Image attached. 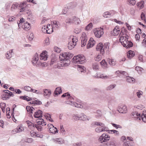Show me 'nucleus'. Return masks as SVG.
Returning <instances> with one entry per match:
<instances>
[{
    "label": "nucleus",
    "mask_w": 146,
    "mask_h": 146,
    "mask_svg": "<svg viewBox=\"0 0 146 146\" xmlns=\"http://www.w3.org/2000/svg\"><path fill=\"white\" fill-rule=\"evenodd\" d=\"M24 89L25 91H29L31 90V88L29 86H26L24 87Z\"/></svg>",
    "instance_id": "obj_62"
},
{
    "label": "nucleus",
    "mask_w": 146,
    "mask_h": 146,
    "mask_svg": "<svg viewBox=\"0 0 146 146\" xmlns=\"http://www.w3.org/2000/svg\"><path fill=\"white\" fill-rule=\"evenodd\" d=\"M35 105H39L42 104L41 102L40 101L38 100H35Z\"/></svg>",
    "instance_id": "obj_63"
},
{
    "label": "nucleus",
    "mask_w": 146,
    "mask_h": 146,
    "mask_svg": "<svg viewBox=\"0 0 146 146\" xmlns=\"http://www.w3.org/2000/svg\"><path fill=\"white\" fill-rule=\"evenodd\" d=\"M38 60V55L37 53H36L33 58V60L32 61L33 64L34 65H35Z\"/></svg>",
    "instance_id": "obj_13"
},
{
    "label": "nucleus",
    "mask_w": 146,
    "mask_h": 146,
    "mask_svg": "<svg viewBox=\"0 0 146 146\" xmlns=\"http://www.w3.org/2000/svg\"><path fill=\"white\" fill-rule=\"evenodd\" d=\"M26 122L28 124V126L29 127L31 126V127H31V128L32 129H33L35 128V127L34 126V124L31 121H26Z\"/></svg>",
    "instance_id": "obj_37"
},
{
    "label": "nucleus",
    "mask_w": 146,
    "mask_h": 146,
    "mask_svg": "<svg viewBox=\"0 0 146 146\" xmlns=\"http://www.w3.org/2000/svg\"><path fill=\"white\" fill-rule=\"evenodd\" d=\"M48 29V26H44L42 28V31L43 33H49L50 32H48L47 29Z\"/></svg>",
    "instance_id": "obj_25"
},
{
    "label": "nucleus",
    "mask_w": 146,
    "mask_h": 146,
    "mask_svg": "<svg viewBox=\"0 0 146 146\" xmlns=\"http://www.w3.org/2000/svg\"><path fill=\"white\" fill-rule=\"evenodd\" d=\"M21 99H23L24 100H26L27 101V100H28V98H29V97L26 96H20L19 97Z\"/></svg>",
    "instance_id": "obj_49"
},
{
    "label": "nucleus",
    "mask_w": 146,
    "mask_h": 146,
    "mask_svg": "<svg viewBox=\"0 0 146 146\" xmlns=\"http://www.w3.org/2000/svg\"><path fill=\"white\" fill-rule=\"evenodd\" d=\"M10 54V51H9L7 52V53L6 54V58L7 59H9L11 57V55L10 54Z\"/></svg>",
    "instance_id": "obj_52"
},
{
    "label": "nucleus",
    "mask_w": 146,
    "mask_h": 146,
    "mask_svg": "<svg viewBox=\"0 0 146 146\" xmlns=\"http://www.w3.org/2000/svg\"><path fill=\"white\" fill-rule=\"evenodd\" d=\"M116 86V85L115 84L110 85L106 88V90H111L114 88Z\"/></svg>",
    "instance_id": "obj_38"
},
{
    "label": "nucleus",
    "mask_w": 146,
    "mask_h": 146,
    "mask_svg": "<svg viewBox=\"0 0 146 146\" xmlns=\"http://www.w3.org/2000/svg\"><path fill=\"white\" fill-rule=\"evenodd\" d=\"M110 131L113 132V133H116L115 135H119V133L117 131L115 130H111Z\"/></svg>",
    "instance_id": "obj_59"
},
{
    "label": "nucleus",
    "mask_w": 146,
    "mask_h": 146,
    "mask_svg": "<svg viewBox=\"0 0 146 146\" xmlns=\"http://www.w3.org/2000/svg\"><path fill=\"white\" fill-rule=\"evenodd\" d=\"M62 90L61 88L59 87L56 88L55 90L54 93V96H56L58 94H60L62 93Z\"/></svg>",
    "instance_id": "obj_15"
},
{
    "label": "nucleus",
    "mask_w": 146,
    "mask_h": 146,
    "mask_svg": "<svg viewBox=\"0 0 146 146\" xmlns=\"http://www.w3.org/2000/svg\"><path fill=\"white\" fill-rule=\"evenodd\" d=\"M101 58L102 57L101 55H98L95 58V60L96 61H99V60H101Z\"/></svg>",
    "instance_id": "obj_64"
},
{
    "label": "nucleus",
    "mask_w": 146,
    "mask_h": 146,
    "mask_svg": "<svg viewBox=\"0 0 146 146\" xmlns=\"http://www.w3.org/2000/svg\"><path fill=\"white\" fill-rule=\"evenodd\" d=\"M73 56V54L69 52H65L62 54H60L59 57L60 60L62 61V62H61V64L58 63V62L56 60V58H52L50 64V65L54 64V68H57L59 69L60 68L61 66H68L70 62V59H71Z\"/></svg>",
    "instance_id": "obj_1"
},
{
    "label": "nucleus",
    "mask_w": 146,
    "mask_h": 146,
    "mask_svg": "<svg viewBox=\"0 0 146 146\" xmlns=\"http://www.w3.org/2000/svg\"><path fill=\"white\" fill-rule=\"evenodd\" d=\"M82 106H83V108L86 110L89 109L90 107L89 105L85 102L82 103Z\"/></svg>",
    "instance_id": "obj_31"
},
{
    "label": "nucleus",
    "mask_w": 146,
    "mask_h": 146,
    "mask_svg": "<svg viewBox=\"0 0 146 146\" xmlns=\"http://www.w3.org/2000/svg\"><path fill=\"white\" fill-rule=\"evenodd\" d=\"M144 2L143 1H141L140 2L138 3L137 5L138 7L140 8V9H142L144 7Z\"/></svg>",
    "instance_id": "obj_27"
},
{
    "label": "nucleus",
    "mask_w": 146,
    "mask_h": 146,
    "mask_svg": "<svg viewBox=\"0 0 146 146\" xmlns=\"http://www.w3.org/2000/svg\"><path fill=\"white\" fill-rule=\"evenodd\" d=\"M126 80L127 82L129 83H134L135 82V79L133 77H131L129 76L126 77Z\"/></svg>",
    "instance_id": "obj_24"
},
{
    "label": "nucleus",
    "mask_w": 146,
    "mask_h": 146,
    "mask_svg": "<svg viewBox=\"0 0 146 146\" xmlns=\"http://www.w3.org/2000/svg\"><path fill=\"white\" fill-rule=\"evenodd\" d=\"M92 23L89 24L85 28V29L86 30H88L90 29H91L92 27Z\"/></svg>",
    "instance_id": "obj_34"
},
{
    "label": "nucleus",
    "mask_w": 146,
    "mask_h": 146,
    "mask_svg": "<svg viewBox=\"0 0 146 146\" xmlns=\"http://www.w3.org/2000/svg\"><path fill=\"white\" fill-rule=\"evenodd\" d=\"M117 111L121 113H126L127 111V107L125 105L120 104L118 106Z\"/></svg>",
    "instance_id": "obj_6"
},
{
    "label": "nucleus",
    "mask_w": 146,
    "mask_h": 146,
    "mask_svg": "<svg viewBox=\"0 0 146 146\" xmlns=\"http://www.w3.org/2000/svg\"><path fill=\"white\" fill-rule=\"evenodd\" d=\"M102 128V131H108V127H106L105 126V125L104 124V126L103 127H101Z\"/></svg>",
    "instance_id": "obj_61"
},
{
    "label": "nucleus",
    "mask_w": 146,
    "mask_h": 146,
    "mask_svg": "<svg viewBox=\"0 0 146 146\" xmlns=\"http://www.w3.org/2000/svg\"><path fill=\"white\" fill-rule=\"evenodd\" d=\"M95 43V41L92 38H91L88 41V43L87 44L86 47L87 49L93 47Z\"/></svg>",
    "instance_id": "obj_9"
},
{
    "label": "nucleus",
    "mask_w": 146,
    "mask_h": 146,
    "mask_svg": "<svg viewBox=\"0 0 146 146\" xmlns=\"http://www.w3.org/2000/svg\"><path fill=\"white\" fill-rule=\"evenodd\" d=\"M113 12V11H110V12H106L103 14V16L104 17L108 18L110 17L111 16L112 12Z\"/></svg>",
    "instance_id": "obj_21"
},
{
    "label": "nucleus",
    "mask_w": 146,
    "mask_h": 146,
    "mask_svg": "<svg viewBox=\"0 0 146 146\" xmlns=\"http://www.w3.org/2000/svg\"><path fill=\"white\" fill-rule=\"evenodd\" d=\"M49 39L48 38H47L45 39L44 40L45 44L46 45H47L49 44Z\"/></svg>",
    "instance_id": "obj_60"
},
{
    "label": "nucleus",
    "mask_w": 146,
    "mask_h": 146,
    "mask_svg": "<svg viewBox=\"0 0 146 146\" xmlns=\"http://www.w3.org/2000/svg\"><path fill=\"white\" fill-rule=\"evenodd\" d=\"M72 21L73 23L75 22L76 24L77 23V24L80 23V21L78 18H77L76 17H74L72 18Z\"/></svg>",
    "instance_id": "obj_29"
},
{
    "label": "nucleus",
    "mask_w": 146,
    "mask_h": 146,
    "mask_svg": "<svg viewBox=\"0 0 146 146\" xmlns=\"http://www.w3.org/2000/svg\"><path fill=\"white\" fill-rule=\"evenodd\" d=\"M43 94L45 96H49L51 94V91L49 90L44 89L43 90Z\"/></svg>",
    "instance_id": "obj_26"
},
{
    "label": "nucleus",
    "mask_w": 146,
    "mask_h": 146,
    "mask_svg": "<svg viewBox=\"0 0 146 146\" xmlns=\"http://www.w3.org/2000/svg\"><path fill=\"white\" fill-rule=\"evenodd\" d=\"M92 124L94 125H96L97 126H101V127H103L104 125V124L100 122H94L92 123Z\"/></svg>",
    "instance_id": "obj_30"
},
{
    "label": "nucleus",
    "mask_w": 146,
    "mask_h": 146,
    "mask_svg": "<svg viewBox=\"0 0 146 146\" xmlns=\"http://www.w3.org/2000/svg\"><path fill=\"white\" fill-rule=\"evenodd\" d=\"M65 22L67 23L71 24L73 23L72 19H70L69 18H67L65 21Z\"/></svg>",
    "instance_id": "obj_43"
},
{
    "label": "nucleus",
    "mask_w": 146,
    "mask_h": 146,
    "mask_svg": "<svg viewBox=\"0 0 146 146\" xmlns=\"http://www.w3.org/2000/svg\"><path fill=\"white\" fill-rule=\"evenodd\" d=\"M141 19L144 21L145 22H146L145 15L143 13H142L141 14Z\"/></svg>",
    "instance_id": "obj_54"
},
{
    "label": "nucleus",
    "mask_w": 146,
    "mask_h": 146,
    "mask_svg": "<svg viewBox=\"0 0 146 146\" xmlns=\"http://www.w3.org/2000/svg\"><path fill=\"white\" fill-rule=\"evenodd\" d=\"M105 48H103V44L102 42H100L98 44L96 48V50L97 51H100V54L103 55L104 53Z\"/></svg>",
    "instance_id": "obj_7"
},
{
    "label": "nucleus",
    "mask_w": 146,
    "mask_h": 146,
    "mask_svg": "<svg viewBox=\"0 0 146 146\" xmlns=\"http://www.w3.org/2000/svg\"><path fill=\"white\" fill-rule=\"evenodd\" d=\"M75 46V45L73 44L72 42H69L68 45V48L70 50L72 49Z\"/></svg>",
    "instance_id": "obj_42"
},
{
    "label": "nucleus",
    "mask_w": 146,
    "mask_h": 146,
    "mask_svg": "<svg viewBox=\"0 0 146 146\" xmlns=\"http://www.w3.org/2000/svg\"><path fill=\"white\" fill-rule=\"evenodd\" d=\"M54 139L56 143L62 144L64 143V140L62 138H57Z\"/></svg>",
    "instance_id": "obj_19"
},
{
    "label": "nucleus",
    "mask_w": 146,
    "mask_h": 146,
    "mask_svg": "<svg viewBox=\"0 0 146 146\" xmlns=\"http://www.w3.org/2000/svg\"><path fill=\"white\" fill-rule=\"evenodd\" d=\"M110 137L108 134L104 133L99 137V141L101 143L106 142L109 140Z\"/></svg>",
    "instance_id": "obj_4"
},
{
    "label": "nucleus",
    "mask_w": 146,
    "mask_h": 146,
    "mask_svg": "<svg viewBox=\"0 0 146 146\" xmlns=\"http://www.w3.org/2000/svg\"><path fill=\"white\" fill-rule=\"evenodd\" d=\"M52 126V127H50L49 128V130L50 132L53 134H55L58 132V130L56 127H54L52 124H51Z\"/></svg>",
    "instance_id": "obj_14"
},
{
    "label": "nucleus",
    "mask_w": 146,
    "mask_h": 146,
    "mask_svg": "<svg viewBox=\"0 0 146 146\" xmlns=\"http://www.w3.org/2000/svg\"><path fill=\"white\" fill-rule=\"evenodd\" d=\"M120 31L119 28L118 27L116 26L114 29L113 31L111 32V34L114 36H116L119 34Z\"/></svg>",
    "instance_id": "obj_12"
},
{
    "label": "nucleus",
    "mask_w": 146,
    "mask_h": 146,
    "mask_svg": "<svg viewBox=\"0 0 146 146\" xmlns=\"http://www.w3.org/2000/svg\"><path fill=\"white\" fill-rule=\"evenodd\" d=\"M70 94L68 92H67L65 93L64 94L61 96L62 97H66V98H67L68 96H70Z\"/></svg>",
    "instance_id": "obj_57"
},
{
    "label": "nucleus",
    "mask_w": 146,
    "mask_h": 146,
    "mask_svg": "<svg viewBox=\"0 0 146 146\" xmlns=\"http://www.w3.org/2000/svg\"><path fill=\"white\" fill-rule=\"evenodd\" d=\"M42 111L40 110H38L35 112L34 116L35 118H40L42 117Z\"/></svg>",
    "instance_id": "obj_10"
},
{
    "label": "nucleus",
    "mask_w": 146,
    "mask_h": 146,
    "mask_svg": "<svg viewBox=\"0 0 146 146\" xmlns=\"http://www.w3.org/2000/svg\"><path fill=\"white\" fill-rule=\"evenodd\" d=\"M111 124L112 125L113 127H114L116 129H117L118 128H119L120 129L122 128V126L119 125H117L116 124L114 123H111Z\"/></svg>",
    "instance_id": "obj_44"
},
{
    "label": "nucleus",
    "mask_w": 146,
    "mask_h": 146,
    "mask_svg": "<svg viewBox=\"0 0 146 146\" xmlns=\"http://www.w3.org/2000/svg\"><path fill=\"white\" fill-rule=\"evenodd\" d=\"M30 24L28 22H26L24 23V28L25 30H29L31 28Z\"/></svg>",
    "instance_id": "obj_23"
},
{
    "label": "nucleus",
    "mask_w": 146,
    "mask_h": 146,
    "mask_svg": "<svg viewBox=\"0 0 146 146\" xmlns=\"http://www.w3.org/2000/svg\"><path fill=\"white\" fill-rule=\"evenodd\" d=\"M135 53L134 52L130 50L127 52V57L129 59H130L135 56Z\"/></svg>",
    "instance_id": "obj_16"
},
{
    "label": "nucleus",
    "mask_w": 146,
    "mask_h": 146,
    "mask_svg": "<svg viewBox=\"0 0 146 146\" xmlns=\"http://www.w3.org/2000/svg\"><path fill=\"white\" fill-rule=\"evenodd\" d=\"M81 118H82V116L80 115H78L77 114L73 115V118L75 120H80V119H81Z\"/></svg>",
    "instance_id": "obj_28"
},
{
    "label": "nucleus",
    "mask_w": 146,
    "mask_h": 146,
    "mask_svg": "<svg viewBox=\"0 0 146 146\" xmlns=\"http://www.w3.org/2000/svg\"><path fill=\"white\" fill-rule=\"evenodd\" d=\"M120 42L123 47L127 48L129 42L128 38L127 36H121L119 38Z\"/></svg>",
    "instance_id": "obj_5"
},
{
    "label": "nucleus",
    "mask_w": 146,
    "mask_h": 146,
    "mask_svg": "<svg viewBox=\"0 0 146 146\" xmlns=\"http://www.w3.org/2000/svg\"><path fill=\"white\" fill-rule=\"evenodd\" d=\"M1 98L4 100H8L10 97L9 96V94L8 92H6V93H4L1 96Z\"/></svg>",
    "instance_id": "obj_17"
},
{
    "label": "nucleus",
    "mask_w": 146,
    "mask_h": 146,
    "mask_svg": "<svg viewBox=\"0 0 146 146\" xmlns=\"http://www.w3.org/2000/svg\"><path fill=\"white\" fill-rule=\"evenodd\" d=\"M100 63L101 65L102 66L107 65V63L104 60H102V61L101 62H100Z\"/></svg>",
    "instance_id": "obj_58"
},
{
    "label": "nucleus",
    "mask_w": 146,
    "mask_h": 146,
    "mask_svg": "<svg viewBox=\"0 0 146 146\" xmlns=\"http://www.w3.org/2000/svg\"><path fill=\"white\" fill-rule=\"evenodd\" d=\"M82 36L81 46L82 47H83L86 44V43L87 40V38L86 34L84 33L82 34Z\"/></svg>",
    "instance_id": "obj_8"
},
{
    "label": "nucleus",
    "mask_w": 146,
    "mask_h": 146,
    "mask_svg": "<svg viewBox=\"0 0 146 146\" xmlns=\"http://www.w3.org/2000/svg\"><path fill=\"white\" fill-rule=\"evenodd\" d=\"M115 73H117V74H119V73H120L121 74H122L123 75H125L127 74V73L125 71L119 70L117 71Z\"/></svg>",
    "instance_id": "obj_51"
},
{
    "label": "nucleus",
    "mask_w": 146,
    "mask_h": 146,
    "mask_svg": "<svg viewBox=\"0 0 146 146\" xmlns=\"http://www.w3.org/2000/svg\"><path fill=\"white\" fill-rule=\"evenodd\" d=\"M109 63L110 65H114L115 64L116 61L112 59H109Z\"/></svg>",
    "instance_id": "obj_33"
},
{
    "label": "nucleus",
    "mask_w": 146,
    "mask_h": 146,
    "mask_svg": "<svg viewBox=\"0 0 146 146\" xmlns=\"http://www.w3.org/2000/svg\"><path fill=\"white\" fill-rule=\"evenodd\" d=\"M133 46V43L130 40H129L128 42L127 48H128L132 47Z\"/></svg>",
    "instance_id": "obj_53"
},
{
    "label": "nucleus",
    "mask_w": 146,
    "mask_h": 146,
    "mask_svg": "<svg viewBox=\"0 0 146 146\" xmlns=\"http://www.w3.org/2000/svg\"><path fill=\"white\" fill-rule=\"evenodd\" d=\"M127 1L129 3V5L130 4L132 5H135L136 3V1L135 0H127Z\"/></svg>",
    "instance_id": "obj_39"
},
{
    "label": "nucleus",
    "mask_w": 146,
    "mask_h": 146,
    "mask_svg": "<svg viewBox=\"0 0 146 146\" xmlns=\"http://www.w3.org/2000/svg\"><path fill=\"white\" fill-rule=\"evenodd\" d=\"M105 144L107 146H115V143L113 141L107 142Z\"/></svg>",
    "instance_id": "obj_41"
},
{
    "label": "nucleus",
    "mask_w": 146,
    "mask_h": 146,
    "mask_svg": "<svg viewBox=\"0 0 146 146\" xmlns=\"http://www.w3.org/2000/svg\"><path fill=\"white\" fill-rule=\"evenodd\" d=\"M44 120L42 118L40 119L39 118L36 120L37 123L38 125H40V123L42 122H44Z\"/></svg>",
    "instance_id": "obj_48"
},
{
    "label": "nucleus",
    "mask_w": 146,
    "mask_h": 146,
    "mask_svg": "<svg viewBox=\"0 0 146 146\" xmlns=\"http://www.w3.org/2000/svg\"><path fill=\"white\" fill-rule=\"evenodd\" d=\"M11 5L10 3L9 2L7 3L5 5V9H8L10 7Z\"/></svg>",
    "instance_id": "obj_55"
},
{
    "label": "nucleus",
    "mask_w": 146,
    "mask_h": 146,
    "mask_svg": "<svg viewBox=\"0 0 146 146\" xmlns=\"http://www.w3.org/2000/svg\"><path fill=\"white\" fill-rule=\"evenodd\" d=\"M95 131L97 133H100L102 132V128L101 127H98L96 128Z\"/></svg>",
    "instance_id": "obj_50"
},
{
    "label": "nucleus",
    "mask_w": 146,
    "mask_h": 146,
    "mask_svg": "<svg viewBox=\"0 0 146 146\" xmlns=\"http://www.w3.org/2000/svg\"><path fill=\"white\" fill-rule=\"evenodd\" d=\"M131 115L133 118L135 119V120L138 119L139 120H141V115L140 113H138L136 111L133 112L131 113Z\"/></svg>",
    "instance_id": "obj_11"
},
{
    "label": "nucleus",
    "mask_w": 146,
    "mask_h": 146,
    "mask_svg": "<svg viewBox=\"0 0 146 146\" xmlns=\"http://www.w3.org/2000/svg\"><path fill=\"white\" fill-rule=\"evenodd\" d=\"M78 40L77 38L76 37L73 36L72 39V43L75 46L76 44V42L78 41Z\"/></svg>",
    "instance_id": "obj_36"
},
{
    "label": "nucleus",
    "mask_w": 146,
    "mask_h": 146,
    "mask_svg": "<svg viewBox=\"0 0 146 146\" xmlns=\"http://www.w3.org/2000/svg\"><path fill=\"white\" fill-rule=\"evenodd\" d=\"M141 118L142 120L144 122L146 123V111H144L143 113H141Z\"/></svg>",
    "instance_id": "obj_20"
},
{
    "label": "nucleus",
    "mask_w": 146,
    "mask_h": 146,
    "mask_svg": "<svg viewBox=\"0 0 146 146\" xmlns=\"http://www.w3.org/2000/svg\"><path fill=\"white\" fill-rule=\"evenodd\" d=\"M19 7H21L20 6V4L19 5L17 3H13L12 5L11 8V10L12 11H13V9L16 8H18Z\"/></svg>",
    "instance_id": "obj_22"
},
{
    "label": "nucleus",
    "mask_w": 146,
    "mask_h": 146,
    "mask_svg": "<svg viewBox=\"0 0 146 146\" xmlns=\"http://www.w3.org/2000/svg\"><path fill=\"white\" fill-rule=\"evenodd\" d=\"M92 67L93 69L97 70L99 66L97 64L94 63L93 64Z\"/></svg>",
    "instance_id": "obj_47"
},
{
    "label": "nucleus",
    "mask_w": 146,
    "mask_h": 146,
    "mask_svg": "<svg viewBox=\"0 0 146 146\" xmlns=\"http://www.w3.org/2000/svg\"><path fill=\"white\" fill-rule=\"evenodd\" d=\"M26 109L27 111L29 112V113H33V110H32L31 107L30 106H27L26 107Z\"/></svg>",
    "instance_id": "obj_45"
},
{
    "label": "nucleus",
    "mask_w": 146,
    "mask_h": 146,
    "mask_svg": "<svg viewBox=\"0 0 146 146\" xmlns=\"http://www.w3.org/2000/svg\"><path fill=\"white\" fill-rule=\"evenodd\" d=\"M81 31L80 29H76L74 30V32L76 34H78L81 32Z\"/></svg>",
    "instance_id": "obj_56"
},
{
    "label": "nucleus",
    "mask_w": 146,
    "mask_h": 146,
    "mask_svg": "<svg viewBox=\"0 0 146 146\" xmlns=\"http://www.w3.org/2000/svg\"><path fill=\"white\" fill-rule=\"evenodd\" d=\"M78 70L81 72H86V68L84 66L78 65Z\"/></svg>",
    "instance_id": "obj_18"
},
{
    "label": "nucleus",
    "mask_w": 146,
    "mask_h": 146,
    "mask_svg": "<svg viewBox=\"0 0 146 146\" xmlns=\"http://www.w3.org/2000/svg\"><path fill=\"white\" fill-rule=\"evenodd\" d=\"M74 106L78 108H83V106H82V104H79L76 103V102H74Z\"/></svg>",
    "instance_id": "obj_40"
},
{
    "label": "nucleus",
    "mask_w": 146,
    "mask_h": 146,
    "mask_svg": "<svg viewBox=\"0 0 146 146\" xmlns=\"http://www.w3.org/2000/svg\"><path fill=\"white\" fill-rule=\"evenodd\" d=\"M94 32L95 36L99 38L103 34V29L101 28H96Z\"/></svg>",
    "instance_id": "obj_3"
},
{
    "label": "nucleus",
    "mask_w": 146,
    "mask_h": 146,
    "mask_svg": "<svg viewBox=\"0 0 146 146\" xmlns=\"http://www.w3.org/2000/svg\"><path fill=\"white\" fill-rule=\"evenodd\" d=\"M16 129L18 133H19L22 132L24 130V129L23 127L19 126H18Z\"/></svg>",
    "instance_id": "obj_35"
},
{
    "label": "nucleus",
    "mask_w": 146,
    "mask_h": 146,
    "mask_svg": "<svg viewBox=\"0 0 146 146\" xmlns=\"http://www.w3.org/2000/svg\"><path fill=\"white\" fill-rule=\"evenodd\" d=\"M40 59L41 60H46L48 58L47 55H40L39 56Z\"/></svg>",
    "instance_id": "obj_46"
},
{
    "label": "nucleus",
    "mask_w": 146,
    "mask_h": 146,
    "mask_svg": "<svg viewBox=\"0 0 146 146\" xmlns=\"http://www.w3.org/2000/svg\"><path fill=\"white\" fill-rule=\"evenodd\" d=\"M80 115H82V118H81V119H80V120H82L83 121H85L86 120L89 119L87 118V116L84 114L83 113H82L80 114Z\"/></svg>",
    "instance_id": "obj_32"
},
{
    "label": "nucleus",
    "mask_w": 146,
    "mask_h": 146,
    "mask_svg": "<svg viewBox=\"0 0 146 146\" xmlns=\"http://www.w3.org/2000/svg\"><path fill=\"white\" fill-rule=\"evenodd\" d=\"M73 62L78 64H83L86 61L85 57L82 55L79 54L74 57Z\"/></svg>",
    "instance_id": "obj_2"
}]
</instances>
